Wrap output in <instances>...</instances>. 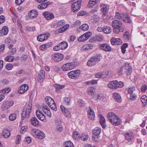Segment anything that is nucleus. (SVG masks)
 Instances as JSON below:
<instances>
[{
	"label": "nucleus",
	"mask_w": 147,
	"mask_h": 147,
	"mask_svg": "<svg viewBox=\"0 0 147 147\" xmlns=\"http://www.w3.org/2000/svg\"><path fill=\"white\" fill-rule=\"evenodd\" d=\"M112 25L113 27V31L115 33L117 34L119 32H123L124 30L122 22L118 20H113Z\"/></svg>",
	"instance_id": "nucleus-1"
},
{
	"label": "nucleus",
	"mask_w": 147,
	"mask_h": 147,
	"mask_svg": "<svg viewBox=\"0 0 147 147\" xmlns=\"http://www.w3.org/2000/svg\"><path fill=\"white\" fill-rule=\"evenodd\" d=\"M32 105L29 103L28 105H26L24 106L23 110L22 111V119H24L25 117L28 118L29 116L30 113L31 111Z\"/></svg>",
	"instance_id": "nucleus-2"
},
{
	"label": "nucleus",
	"mask_w": 147,
	"mask_h": 147,
	"mask_svg": "<svg viewBox=\"0 0 147 147\" xmlns=\"http://www.w3.org/2000/svg\"><path fill=\"white\" fill-rule=\"evenodd\" d=\"M124 86L123 82H118L117 80L111 81L109 82L107 84L108 88L111 89H115L119 88H121Z\"/></svg>",
	"instance_id": "nucleus-3"
},
{
	"label": "nucleus",
	"mask_w": 147,
	"mask_h": 147,
	"mask_svg": "<svg viewBox=\"0 0 147 147\" xmlns=\"http://www.w3.org/2000/svg\"><path fill=\"white\" fill-rule=\"evenodd\" d=\"M100 55H96L92 57L88 61L87 65L91 66L95 65L100 61Z\"/></svg>",
	"instance_id": "nucleus-4"
},
{
	"label": "nucleus",
	"mask_w": 147,
	"mask_h": 147,
	"mask_svg": "<svg viewBox=\"0 0 147 147\" xmlns=\"http://www.w3.org/2000/svg\"><path fill=\"white\" fill-rule=\"evenodd\" d=\"M46 101L51 109L55 111H57L56 105L54 100L51 97L47 96L45 98Z\"/></svg>",
	"instance_id": "nucleus-5"
},
{
	"label": "nucleus",
	"mask_w": 147,
	"mask_h": 147,
	"mask_svg": "<svg viewBox=\"0 0 147 147\" xmlns=\"http://www.w3.org/2000/svg\"><path fill=\"white\" fill-rule=\"evenodd\" d=\"M32 135L36 138L41 139L45 137V135L42 131L39 130L34 129L31 132Z\"/></svg>",
	"instance_id": "nucleus-6"
},
{
	"label": "nucleus",
	"mask_w": 147,
	"mask_h": 147,
	"mask_svg": "<svg viewBox=\"0 0 147 147\" xmlns=\"http://www.w3.org/2000/svg\"><path fill=\"white\" fill-rule=\"evenodd\" d=\"M52 60L55 62H59L61 61L64 57L63 54L59 53H55L51 56Z\"/></svg>",
	"instance_id": "nucleus-7"
},
{
	"label": "nucleus",
	"mask_w": 147,
	"mask_h": 147,
	"mask_svg": "<svg viewBox=\"0 0 147 147\" xmlns=\"http://www.w3.org/2000/svg\"><path fill=\"white\" fill-rule=\"evenodd\" d=\"M80 74V71L78 69L72 71L68 73L69 77L72 79H76L78 78Z\"/></svg>",
	"instance_id": "nucleus-8"
},
{
	"label": "nucleus",
	"mask_w": 147,
	"mask_h": 147,
	"mask_svg": "<svg viewBox=\"0 0 147 147\" xmlns=\"http://www.w3.org/2000/svg\"><path fill=\"white\" fill-rule=\"evenodd\" d=\"M82 1V0H78L72 4L71 7L74 12H76L80 10Z\"/></svg>",
	"instance_id": "nucleus-9"
},
{
	"label": "nucleus",
	"mask_w": 147,
	"mask_h": 147,
	"mask_svg": "<svg viewBox=\"0 0 147 147\" xmlns=\"http://www.w3.org/2000/svg\"><path fill=\"white\" fill-rule=\"evenodd\" d=\"M92 32L90 31L87 32L78 38V40L79 42H84L88 39L92 35Z\"/></svg>",
	"instance_id": "nucleus-10"
},
{
	"label": "nucleus",
	"mask_w": 147,
	"mask_h": 147,
	"mask_svg": "<svg viewBox=\"0 0 147 147\" xmlns=\"http://www.w3.org/2000/svg\"><path fill=\"white\" fill-rule=\"evenodd\" d=\"M14 102L12 101H4L1 106V109L3 110L10 108L13 105Z\"/></svg>",
	"instance_id": "nucleus-11"
},
{
	"label": "nucleus",
	"mask_w": 147,
	"mask_h": 147,
	"mask_svg": "<svg viewBox=\"0 0 147 147\" xmlns=\"http://www.w3.org/2000/svg\"><path fill=\"white\" fill-rule=\"evenodd\" d=\"M50 34L48 33L41 34L37 37V40L40 42L44 41L47 40L50 36Z\"/></svg>",
	"instance_id": "nucleus-12"
},
{
	"label": "nucleus",
	"mask_w": 147,
	"mask_h": 147,
	"mask_svg": "<svg viewBox=\"0 0 147 147\" xmlns=\"http://www.w3.org/2000/svg\"><path fill=\"white\" fill-rule=\"evenodd\" d=\"M74 67L73 64L72 63H68L63 65L61 67L62 69L64 71L69 70Z\"/></svg>",
	"instance_id": "nucleus-13"
},
{
	"label": "nucleus",
	"mask_w": 147,
	"mask_h": 147,
	"mask_svg": "<svg viewBox=\"0 0 147 147\" xmlns=\"http://www.w3.org/2000/svg\"><path fill=\"white\" fill-rule=\"evenodd\" d=\"M124 69V72L126 73L127 74H130L131 72V67L128 63H125L122 66L121 69Z\"/></svg>",
	"instance_id": "nucleus-14"
},
{
	"label": "nucleus",
	"mask_w": 147,
	"mask_h": 147,
	"mask_svg": "<svg viewBox=\"0 0 147 147\" xmlns=\"http://www.w3.org/2000/svg\"><path fill=\"white\" fill-rule=\"evenodd\" d=\"M100 49L106 52H110L111 51V48L107 44H100L99 46Z\"/></svg>",
	"instance_id": "nucleus-15"
},
{
	"label": "nucleus",
	"mask_w": 147,
	"mask_h": 147,
	"mask_svg": "<svg viewBox=\"0 0 147 147\" xmlns=\"http://www.w3.org/2000/svg\"><path fill=\"white\" fill-rule=\"evenodd\" d=\"M124 136L125 139L128 142H131L134 139V135L132 132H126Z\"/></svg>",
	"instance_id": "nucleus-16"
},
{
	"label": "nucleus",
	"mask_w": 147,
	"mask_h": 147,
	"mask_svg": "<svg viewBox=\"0 0 147 147\" xmlns=\"http://www.w3.org/2000/svg\"><path fill=\"white\" fill-rule=\"evenodd\" d=\"M36 114L39 119L44 121H46L45 115L40 110L38 109L36 110Z\"/></svg>",
	"instance_id": "nucleus-17"
},
{
	"label": "nucleus",
	"mask_w": 147,
	"mask_h": 147,
	"mask_svg": "<svg viewBox=\"0 0 147 147\" xmlns=\"http://www.w3.org/2000/svg\"><path fill=\"white\" fill-rule=\"evenodd\" d=\"M28 88L29 86L27 84H22L19 89L18 92L20 94L24 93L27 91L28 89Z\"/></svg>",
	"instance_id": "nucleus-18"
},
{
	"label": "nucleus",
	"mask_w": 147,
	"mask_h": 147,
	"mask_svg": "<svg viewBox=\"0 0 147 147\" xmlns=\"http://www.w3.org/2000/svg\"><path fill=\"white\" fill-rule=\"evenodd\" d=\"M111 43L113 45H120L122 43V40L119 38H113L111 39Z\"/></svg>",
	"instance_id": "nucleus-19"
},
{
	"label": "nucleus",
	"mask_w": 147,
	"mask_h": 147,
	"mask_svg": "<svg viewBox=\"0 0 147 147\" xmlns=\"http://www.w3.org/2000/svg\"><path fill=\"white\" fill-rule=\"evenodd\" d=\"M43 15L47 20H51L54 17V16L52 13L48 11H45L44 12Z\"/></svg>",
	"instance_id": "nucleus-20"
},
{
	"label": "nucleus",
	"mask_w": 147,
	"mask_h": 147,
	"mask_svg": "<svg viewBox=\"0 0 147 147\" xmlns=\"http://www.w3.org/2000/svg\"><path fill=\"white\" fill-rule=\"evenodd\" d=\"M45 71L42 70H41L39 72L38 77V81L40 82L43 81L45 77Z\"/></svg>",
	"instance_id": "nucleus-21"
},
{
	"label": "nucleus",
	"mask_w": 147,
	"mask_h": 147,
	"mask_svg": "<svg viewBox=\"0 0 147 147\" xmlns=\"http://www.w3.org/2000/svg\"><path fill=\"white\" fill-rule=\"evenodd\" d=\"M88 116L89 119L92 120H93L95 118V113L93 110L90 107H89V109L88 110Z\"/></svg>",
	"instance_id": "nucleus-22"
},
{
	"label": "nucleus",
	"mask_w": 147,
	"mask_h": 147,
	"mask_svg": "<svg viewBox=\"0 0 147 147\" xmlns=\"http://www.w3.org/2000/svg\"><path fill=\"white\" fill-rule=\"evenodd\" d=\"M99 117L100 118V123L102 127L103 128H105L106 127L105 119L103 116L101 115H99Z\"/></svg>",
	"instance_id": "nucleus-23"
},
{
	"label": "nucleus",
	"mask_w": 147,
	"mask_h": 147,
	"mask_svg": "<svg viewBox=\"0 0 147 147\" xmlns=\"http://www.w3.org/2000/svg\"><path fill=\"white\" fill-rule=\"evenodd\" d=\"M95 87H89L88 88L87 92L88 94L91 96H93L95 93Z\"/></svg>",
	"instance_id": "nucleus-24"
},
{
	"label": "nucleus",
	"mask_w": 147,
	"mask_h": 147,
	"mask_svg": "<svg viewBox=\"0 0 147 147\" xmlns=\"http://www.w3.org/2000/svg\"><path fill=\"white\" fill-rule=\"evenodd\" d=\"M117 116L115 114L112 112L109 113L107 115L108 119L111 123V121L113 120Z\"/></svg>",
	"instance_id": "nucleus-25"
},
{
	"label": "nucleus",
	"mask_w": 147,
	"mask_h": 147,
	"mask_svg": "<svg viewBox=\"0 0 147 147\" xmlns=\"http://www.w3.org/2000/svg\"><path fill=\"white\" fill-rule=\"evenodd\" d=\"M50 3V2L49 1L41 3L38 6V8L41 9H45Z\"/></svg>",
	"instance_id": "nucleus-26"
},
{
	"label": "nucleus",
	"mask_w": 147,
	"mask_h": 147,
	"mask_svg": "<svg viewBox=\"0 0 147 147\" xmlns=\"http://www.w3.org/2000/svg\"><path fill=\"white\" fill-rule=\"evenodd\" d=\"M30 122L31 124L34 126H37L39 124L38 121L35 117H32L30 120Z\"/></svg>",
	"instance_id": "nucleus-27"
},
{
	"label": "nucleus",
	"mask_w": 147,
	"mask_h": 147,
	"mask_svg": "<svg viewBox=\"0 0 147 147\" xmlns=\"http://www.w3.org/2000/svg\"><path fill=\"white\" fill-rule=\"evenodd\" d=\"M113 97L117 102H120L121 101V98L120 95L117 92H115L113 94Z\"/></svg>",
	"instance_id": "nucleus-28"
},
{
	"label": "nucleus",
	"mask_w": 147,
	"mask_h": 147,
	"mask_svg": "<svg viewBox=\"0 0 147 147\" xmlns=\"http://www.w3.org/2000/svg\"><path fill=\"white\" fill-rule=\"evenodd\" d=\"M65 24V23L64 20H61L58 21L57 23L53 25V27L55 28H56L60 26H64V25Z\"/></svg>",
	"instance_id": "nucleus-29"
},
{
	"label": "nucleus",
	"mask_w": 147,
	"mask_h": 147,
	"mask_svg": "<svg viewBox=\"0 0 147 147\" xmlns=\"http://www.w3.org/2000/svg\"><path fill=\"white\" fill-rule=\"evenodd\" d=\"M60 108L63 113L65 115V116L67 117L69 116L70 113L67 109L65 108L62 105L60 106Z\"/></svg>",
	"instance_id": "nucleus-30"
},
{
	"label": "nucleus",
	"mask_w": 147,
	"mask_h": 147,
	"mask_svg": "<svg viewBox=\"0 0 147 147\" xmlns=\"http://www.w3.org/2000/svg\"><path fill=\"white\" fill-rule=\"evenodd\" d=\"M101 11L103 13V15L105 16L108 10V7L107 5L104 4L101 6Z\"/></svg>",
	"instance_id": "nucleus-31"
},
{
	"label": "nucleus",
	"mask_w": 147,
	"mask_h": 147,
	"mask_svg": "<svg viewBox=\"0 0 147 147\" xmlns=\"http://www.w3.org/2000/svg\"><path fill=\"white\" fill-rule=\"evenodd\" d=\"M38 14V12L35 10H31L28 13L30 17L32 18H36Z\"/></svg>",
	"instance_id": "nucleus-32"
},
{
	"label": "nucleus",
	"mask_w": 147,
	"mask_h": 147,
	"mask_svg": "<svg viewBox=\"0 0 147 147\" xmlns=\"http://www.w3.org/2000/svg\"><path fill=\"white\" fill-rule=\"evenodd\" d=\"M111 123L115 126L119 125L120 124V119L117 116L113 120L111 121Z\"/></svg>",
	"instance_id": "nucleus-33"
},
{
	"label": "nucleus",
	"mask_w": 147,
	"mask_h": 147,
	"mask_svg": "<svg viewBox=\"0 0 147 147\" xmlns=\"http://www.w3.org/2000/svg\"><path fill=\"white\" fill-rule=\"evenodd\" d=\"M122 20L125 23H131V20L129 16L127 14H124L122 18Z\"/></svg>",
	"instance_id": "nucleus-34"
},
{
	"label": "nucleus",
	"mask_w": 147,
	"mask_h": 147,
	"mask_svg": "<svg viewBox=\"0 0 147 147\" xmlns=\"http://www.w3.org/2000/svg\"><path fill=\"white\" fill-rule=\"evenodd\" d=\"M51 44L47 43L46 44L42 45L39 46V49L41 51H45L48 48L50 47Z\"/></svg>",
	"instance_id": "nucleus-35"
},
{
	"label": "nucleus",
	"mask_w": 147,
	"mask_h": 147,
	"mask_svg": "<svg viewBox=\"0 0 147 147\" xmlns=\"http://www.w3.org/2000/svg\"><path fill=\"white\" fill-rule=\"evenodd\" d=\"M69 25L68 24L65 25L64 26H63L62 27L60 28L58 30V32L61 33L64 32L69 28Z\"/></svg>",
	"instance_id": "nucleus-36"
},
{
	"label": "nucleus",
	"mask_w": 147,
	"mask_h": 147,
	"mask_svg": "<svg viewBox=\"0 0 147 147\" xmlns=\"http://www.w3.org/2000/svg\"><path fill=\"white\" fill-rule=\"evenodd\" d=\"M98 2V0H90L88 6L89 8H92Z\"/></svg>",
	"instance_id": "nucleus-37"
},
{
	"label": "nucleus",
	"mask_w": 147,
	"mask_h": 147,
	"mask_svg": "<svg viewBox=\"0 0 147 147\" xmlns=\"http://www.w3.org/2000/svg\"><path fill=\"white\" fill-rule=\"evenodd\" d=\"M54 87L55 88L56 91L58 92L59 91L64 88L65 85H60L58 84H55L54 85Z\"/></svg>",
	"instance_id": "nucleus-38"
},
{
	"label": "nucleus",
	"mask_w": 147,
	"mask_h": 147,
	"mask_svg": "<svg viewBox=\"0 0 147 147\" xmlns=\"http://www.w3.org/2000/svg\"><path fill=\"white\" fill-rule=\"evenodd\" d=\"M3 136L5 138H7L9 137L10 134L9 131L6 129H4L3 131Z\"/></svg>",
	"instance_id": "nucleus-39"
},
{
	"label": "nucleus",
	"mask_w": 147,
	"mask_h": 147,
	"mask_svg": "<svg viewBox=\"0 0 147 147\" xmlns=\"http://www.w3.org/2000/svg\"><path fill=\"white\" fill-rule=\"evenodd\" d=\"M61 49L64 50L66 49L68 46V44L65 41H63L59 44Z\"/></svg>",
	"instance_id": "nucleus-40"
},
{
	"label": "nucleus",
	"mask_w": 147,
	"mask_h": 147,
	"mask_svg": "<svg viewBox=\"0 0 147 147\" xmlns=\"http://www.w3.org/2000/svg\"><path fill=\"white\" fill-rule=\"evenodd\" d=\"M93 47V46L90 44H86L84 45L82 47V49L83 50H87L90 49H92Z\"/></svg>",
	"instance_id": "nucleus-41"
},
{
	"label": "nucleus",
	"mask_w": 147,
	"mask_h": 147,
	"mask_svg": "<svg viewBox=\"0 0 147 147\" xmlns=\"http://www.w3.org/2000/svg\"><path fill=\"white\" fill-rule=\"evenodd\" d=\"M111 28L109 26H105L103 27V32L105 34H109L111 32Z\"/></svg>",
	"instance_id": "nucleus-42"
},
{
	"label": "nucleus",
	"mask_w": 147,
	"mask_h": 147,
	"mask_svg": "<svg viewBox=\"0 0 147 147\" xmlns=\"http://www.w3.org/2000/svg\"><path fill=\"white\" fill-rule=\"evenodd\" d=\"M88 138V134L85 133H83L81 134L80 137V139L84 141H86Z\"/></svg>",
	"instance_id": "nucleus-43"
},
{
	"label": "nucleus",
	"mask_w": 147,
	"mask_h": 147,
	"mask_svg": "<svg viewBox=\"0 0 147 147\" xmlns=\"http://www.w3.org/2000/svg\"><path fill=\"white\" fill-rule=\"evenodd\" d=\"M141 101L143 104V107H144L147 101V97L145 95H143L142 96L141 98Z\"/></svg>",
	"instance_id": "nucleus-44"
},
{
	"label": "nucleus",
	"mask_w": 147,
	"mask_h": 147,
	"mask_svg": "<svg viewBox=\"0 0 147 147\" xmlns=\"http://www.w3.org/2000/svg\"><path fill=\"white\" fill-rule=\"evenodd\" d=\"M101 131V128L99 127H95L93 130V133L94 134L98 135L100 134Z\"/></svg>",
	"instance_id": "nucleus-45"
},
{
	"label": "nucleus",
	"mask_w": 147,
	"mask_h": 147,
	"mask_svg": "<svg viewBox=\"0 0 147 147\" xmlns=\"http://www.w3.org/2000/svg\"><path fill=\"white\" fill-rule=\"evenodd\" d=\"M11 90V88L9 87L0 90V93H3L4 94L5 93H8Z\"/></svg>",
	"instance_id": "nucleus-46"
},
{
	"label": "nucleus",
	"mask_w": 147,
	"mask_h": 147,
	"mask_svg": "<svg viewBox=\"0 0 147 147\" xmlns=\"http://www.w3.org/2000/svg\"><path fill=\"white\" fill-rule=\"evenodd\" d=\"M81 134L77 131H74L73 132V136L74 138L75 139H78L80 138Z\"/></svg>",
	"instance_id": "nucleus-47"
},
{
	"label": "nucleus",
	"mask_w": 147,
	"mask_h": 147,
	"mask_svg": "<svg viewBox=\"0 0 147 147\" xmlns=\"http://www.w3.org/2000/svg\"><path fill=\"white\" fill-rule=\"evenodd\" d=\"M5 61L8 62L13 61L15 59L14 57L12 56H8L4 59Z\"/></svg>",
	"instance_id": "nucleus-48"
},
{
	"label": "nucleus",
	"mask_w": 147,
	"mask_h": 147,
	"mask_svg": "<svg viewBox=\"0 0 147 147\" xmlns=\"http://www.w3.org/2000/svg\"><path fill=\"white\" fill-rule=\"evenodd\" d=\"M17 117L16 115L14 113L11 114L9 116V119L11 121H14L15 120Z\"/></svg>",
	"instance_id": "nucleus-49"
},
{
	"label": "nucleus",
	"mask_w": 147,
	"mask_h": 147,
	"mask_svg": "<svg viewBox=\"0 0 147 147\" xmlns=\"http://www.w3.org/2000/svg\"><path fill=\"white\" fill-rule=\"evenodd\" d=\"M64 146L65 147H74L73 143L70 141L65 142Z\"/></svg>",
	"instance_id": "nucleus-50"
},
{
	"label": "nucleus",
	"mask_w": 147,
	"mask_h": 147,
	"mask_svg": "<svg viewBox=\"0 0 147 147\" xmlns=\"http://www.w3.org/2000/svg\"><path fill=\"white\" fill-rule=\"evenodd\" d=\"M64 103L65 105L69 106L71 103V99L70 98L65 97L64 99Z\"/></svg>",
	"instance_id": "nucleus-51"
},
{
	"label": "nucleus",
	"mask_w": 147,
	"mask_h": 147,
	"mask_svg": "<svg viewBox=\"0 0 147 147\" xmlns=\"http://www.w3.org/2000/svg\"><path fill=\"white\" fill-rule=\"evenodd\" d=\"M124 14L123 13H116L115 17L117 19H122V18Z\"/></svg>",
	"instance_id": "nucleus-52"
},
{
	"label": "nucleus",
	"mask_w": 147,
	"mask_h": 147,
	"mask_svg": "<svg viewBox=\"0 0 147 147\" xmlns=\"http://www.w3.org/2000/svg\"><path fill=\"white\" fill-rule=\"evenodd\" d=\"M26 30L28 32L34 31L35 30V27L34 26H28L26 27Z\"/></svg>",
	"instance_id": "nucleus-53"
},
{
	"label": "nucleus",
	"mask_w": 147,
	"mask_h": 147,
	"mask_svg": "<svg viewBox=\"0 0 147 147\" xmlns=\"http://www.w3.org/2000/svg\"><path fill=\"white\" fill-rule=\"evenodd\" d=\"M81 27L82 29L84 31L87 30L89 28V26L86 24H83Z\"/></svg>",
	"instance_id": "nucleus-54"
},
{
	"label": "nucleus",
	"mask_w": 147,
	"mask_h": 147,
	"mask_svg": "<svg viewBox=\"0 0 147 147\" xmlns=\"http://www.w3.org/2000/svg\"><path fill=\"white\" fill-rule=\"evenodd\" d=\"M13 65L12 64L9 63L6 64L5 68L7 70H11L13 68Z\"/></svg>",
	"instance_id": "nucleus-55"
},
{
	"label": "nucleus",
	"mask_w": 147,
	"mask_h": 147,
	"mask_svg": "<svg viewBox=\"0 0 147 147\" xmlns=\"http://www.w3.org/2000/svg\"><path fill=\"white\" fill-rule=\"evenodd\" d=\"M60 71L59 68L56 66H54L51 69V71L54 72L58 73Z\"/></svg>",
	"instance_id": "nucleus-56"
},
{
	"label": "nucleus",
	"mask_w": 147,
	"mask_h": 147,
	"mask_svg": "<svg viewBox=\"0 0 147 147\" xmlns=\"http://www.w3.org/2000/svg\"><path fill=\"white\" fill-rule=\"evenodd\" d=\"M42 109L43 111L45 114L48 111H50L48 107L46 105H43L42 107Z\"/></svg>",
	"instance_id": "nucleus-57"
},
{
	"label": "nucleus",
	"mask_w": 147,
	"mask_h": 147,
	"mask_svg": "<svg viewBox=\"0 0 147 147\" xmlns=\"http://www.w3.org/2000/svg\"><path fill=\"white\" fill-rule=\"evenodd\" d=\"M95 77L97 78H105V76L100 73H97L95 74Z\"/></svg>",
	"instance_id": "nucleus-58"
},
{
	"label": "nucleus",
	"mask_w": 147,
	"mask_h": 147,
	"mask_svg": "<svg viewBox=\"0 0 147 147\" xmlns=\"http://www.w3.org/2000/svg\"><path fill=\"white\" fill-rule=\"evenodd\" d=\"M1 82V83L3 84H7L9 83V81L7 78H5L2 80Z\"/></svg>",
	"instance_id": "nucleus-59"
},
{
	"label": "nucleus",
	"mask_w": 147,
	"mask_h": 147,
	"mask_svg": "<svg viewBox=\"0 0 147 147\" xmlns=\"http://www.w3.org/2000/svg\"><path fill=\"white\" fill-rule=\"evenodd\" d=\"M27 129V127L26 126H23L22 127L20 130V132L22 134H24L26 132Z\"/></svg>",
	"instance_id": "nucleus-60"
},
{
	"label": "nucleus",
	"mask_w": 147,
	"mask_h": 147,
	"mask_svg": "<svg viewBox=\"0 0 147 147\" xmlns=\"http://www.w3.org/2000/svg\"><path fill=\"white\" fill-rule=\"evenodd\" d=\"M97 83V81L95 80H93L91 81H87L86 82V84L88 85L96 84Z\"/></svg>",
	"instance_id": "nucleus-61"
},
{
	"label": "nucleus",
	"mask_w": 147,
	"mask_h": 147,
	"mask_svg": "<svg viewBox=\"0 0 147 147\" xmlns=\"http://www.w3.org/2000/svg\"><path fill=\"white\" fill-rule=\"evenodd\" d=\"M2 31L4 35H6L8 32V28L6 26H4L3 28Z\"/></svg>",
	"instance_id": "nucleus-62"
},
{
	"label": "nucleus",
	"mask_w": 147,
	"mask_h": 147,
	"mask_svg": "<svg viewBox=\"0 0 147 147\" xmlns=\"http://www.w3.org/2000/svg\"><path fill=\"white\" fill-rule=\"evenodd\" d=\"M137 96L135 94H130L129 99L131 100H135Z\"/></svg>",
	"instance_id": "nucleus-63"
},
{
	"label": "nucleus",
	"mask_w": 147,
	"mask_h": 147,
	"mask_svg": "<svg viewBox=\"0 0 147 147\" xmlns=\"http://www.w3.org/2000/svg\"><path fill=\"white\" fill-rule=\"evenodd\" d=\"M21 140V137L20 136L18 135L16 137V144H19L20 141Z\"/></svg>",
	"instance_id": "nucleus-64"
}]
</instances>
